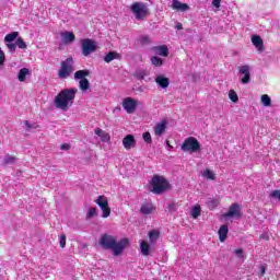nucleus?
Instances as JSON below:
<instances>
[{
    "label": "nucleus",
    "instance_id": "26",
    "mask_svg": "<svg viewBox=\"0 0 280 280\" xmlns=\"http://www.w3.org/2000/svg\"><path fill=\"white\" fill-rule=\"evenodd\" d=\"M207 207L208 209H210V211H213V209H218V207H220V199L208 200Z\"/></svg>",
    "mask_w": 280,
    "mask_h": 280
},
{
    "label": "nucleus",
    "instance_id": "13",
    "mask_svg": "<svg viewBox=\"0 0 280 280\" xmlns=\"http://www.w3.org/2000/svg\"><path fill=\"white\" fill-rule=\"evenodd\" d=\"M122 145H124L125 150H132V148H135V145H137V140H135V136L127 135L122 139Z\"/></svg>",
    "mask_w": 280,
    "mask_h": 280
},
{
    "label": "nucleus",
    "instance_id": "52",
    "mask_svg": "<svg viewBox=\"0 0 280 280\" xmlns=\"http://www.w3.org/2000/svg\"><path fill=\"white\" fill-rule=\"evenodd\" d=\"M260 240H266L268 242V240H270V236L266 233L260 235Z\"/></svg>",
    "mask_w": 280,
    "mask_h": 280
},
{
    "label": "nucleus",
    "instance_id": "46",
    "mask_svg": "<svg viewBox=\"0 0 280 280\" xmlns=\"http://www.w3.org/2000/svg\"><path fill=\"white\" fill-rule=\"evenodd\" d=\"M5 63V52L0 49V67Z\"/></svg>",
    "mask_w": 280,
    "mask_h": 280
},
{
    "label": "nucleus",
    "instance_id": "14",
    "mask_svg": "<svg viewBox=\"0 0 280 280\" xmlns=\"http://www.w3.org/2000/svg\"><path fill=\"white\" fill-rule=\"evenodd\" d=\"M154 211H156V207L150 202L143 203L140 208V213H142V215H150L151 213H154Z\"/></svg>",
    "mask_w": 280,
    "mask_h": 280
},
{
    "label": "nucleus",
    "instance_id": "31",
    "mask_svg": "<svg viewBox=\"0 0 280 280\" xmlns=\"http://www.w3.org/2000/svg\"><path fill=\"white\" fill-rule=\"evenodd\" d=\"M202 176L207 178L208 180H215V173H213L211 170L207 168Z\"/></svg>",
    "mask_w": 280,
    "mask_h": 280
},
{
    "label": "nucleus",
    "instance_id": "22",
    "mask_svg": "<svg viewBox=\"0 0 280 280\" xmlns=\"http://www.w3.org/2000/svg\"><path fill=\"white\" fill-rule=\"evenodd\" d=\"M94 202L98 205L101 209H104L108 205V199L106 198V196L101 195L94 200Z\"/></svg>",
    "mask_w": 280,
    "mask_h": 280
},
{
    "label": "nucleus",
    "instance_id": "2",
    "mask_svg": "<svg viewBox=\"0 0 280 280\" xmlns=\"http://www.w3.org/2000/svg\"><path fill=\"white\" fill-rule=\"evenodd\" d=\"M77 93L78 90L75 88L61 90L55 97L56 108H59L60 110H69V106H73Z\"/></svg>",
    "mask_w": 280,
    "mask_h": 280
},
{
    "label": "nucleus",
    "instance_id": "8",
    "mask_svg": "<svg viewBox=\"0 0 280 280\" xmlns=\"http://www.w3.org/2000/svg\"><path fill=\"white\" fill-rule=\"evenodd\" d=\"M82 55L89 57L94 51H97V43L91 38L81 39Z\"/></svg>",
    "mask_w": 280,
    "mask_h": 280
},
{
    "label": "nucleus",
    "instance_id": "5",
    "mask_svg": "<svg viewBox=\"0 0 280 280\" xmlns=\"http://www.w3.org/2000/svg\"><path fill=\"white\" fill-rule=\"evenodd\" d=\"M89 75H91V71L90 70H79L74 73V80H80L79 81V89L80 91H82L83 93H86L88 89H91V83L89 82Z\"/></svg>",
    "mask_w": 280,
    "mask_h": 280
},
{
    "label": "nucleus",
    "instance_id": "49",
    "mask_svg": "<svg viewBox=\"0 0 280 280\" xmlns=\"http://www.w3.org/2000/svg\"><path fill=\"white\" fill-rule=\"evenodd\" d=\"M61 150H71V144L69 143L61 144Z\"/></svg>",
    "mask_w": 280,
    "mask_h": 280
},
{
    "label": "nucleus",
    "instance_id": "17",
    "mask_svg": "<svg viewBox=\"0 0 280 280\" xmlns=\"http://www.w3.org/2000/svg\"><path fill=\"white\" fill-rule=\"evenodd\" d=\"M252 43L256 47V49H258V51H264V39H261V36H252Z\"/></svg>",
    "mask_w": 280,
    "mask_h": 280
},
{
    "label": "nucleus",
    "instance_id": "43",
    "mask_svg": "<svg viewBox=\"0 0 280 280\" xmlns=\"http://www.w3.org/2000/svg\"><path fill=\"white\" fill-rule=\"evenodd\" d=\"M60 247L65 248V246H67V235L61 234V238L59 241Z\"/></svg>",
    "mask_w": 280,
    "mask_h": 280
},
{
    "label": "nucleus",
    "instance_id": "25",
    "mask_svg": "<svg viewBox=\"0 0 280 280\" xmlns=\"http://www.w3.org/2000/svg\"><path fill=\"white\" fill-rule=\"evenodd\" d=\"M27 75H30V69L22 68L18 74V79L20 82H25Z\"/></svg>",
    "mask_w": 280,
    "mask_h": 280
},
{
    "label": "nucleus",
    "instance_id": "39",
    "mask_svg": "<svg viewBox=\"0 0 280 280\" xmlns=\"http://www.w3.org/2000/svg\"><path fill=\"white\" fill-rule=\"evenodd\" d=\"M24 125L26 126V130H32V129H36V128H40V126H38L37 124H31L30 121L25 120Z\"/></svg>",
    "mask_w": 280,
    "mask_h": 280
},
{
    "label": "nucleus",
    "instance_id": "41",
    "mask_svg": "<svg viewBox=\"0 0 280 280\" xmlns=\"http://www.w3.org/2000/svg\"><path fill=\"white\" fill-rule=\"evenodd\" d=\"M147 75H148V73L145 72V70H141V71L136 72V78L138 80H143Z\"/></svg>",
    "mask_w": 280,
    "mask_h": 280
},
{
    "label": "nucleus",
    "instance_id": "54",
    "mask_svg": "<svg viewBox=\"0 0 280 280\" xmlns=\"http://www.w3.org/2000/svg\"><path fill=\"white\" fill-rule=\"evenodd\" d=\"M167 147H168V148H172V145H171V143H170V142H167Z\"/></svg>",
    "mask_w": 280,
    "mask_h": 280
},
{
    "label": "nucleus",
    "instance_id": "37",
    "mask_svg": "<svg viewBox=\"0 0 280 280\" xmlns=\"http://www.w3.org/2000/svg\"><path fill=\"white\" fill-rule=\"evenodd\" d=\"M150 43H152L150 36L143 35L140 37V45H150Z\"/></svg>",
    "mask_w": 280,
    "mask_h": 280
},
{
    "label": "nucleus",
    "instance_id": "29",
    "mask_svg": "<svg viewBox=\"0 0 280 280\" xmlns=\"http://www.w3.org/2000/svg\"><path fill=\"white\" fill-rule=\"evenodd\" d=\"M200 213H202V208H200V206H195L191 210L194 220H198V218H200Z\"/></svg>",
    "mask_w": 280,
    "mask_h": 280
},
{
    "label": "nucleus",
    "instance_id": "1",
    "mask_svg": "<svg viewBox=\"0 0 280 280\" xmlns=\"http://www.w3.org/2000/svg\"><path fill=\"white\" fill-rule=\"evenodd\" d=\"M98 244L104 250H113L115 257H119L124 253V248L130 244L128 238H121L117 242V238L113 235L103 234L100 238Z\"/></svg>",
    "mask_w": 280,
    "mask_h": 280
},
{
    "label": "nucleus",
    "instance_id": "6",
    "mask_svg": "<svg viewBox=\"0 0 280 280\" xmlns=\"http://www.w3.org/2000/svg\"><path fill=\"white\" fill-rule=\"evenodd\" d=\"M71 73H73V58L69 57L61 61L60 69L58 70V78L67 80Z\"/></svg>",
    "mask_w": 280,
    "mask_h": 280
},
{
    "label": "nucleus",
    "instance_id": "48",
    "mask_svg": "<svg viewBox=\"0 0 280 280\" xmlns=\"http://www.w3.org/2000/svg\"><path fill=\"white\" fill-rule=\"evenodd\" d=\"M222 0H212V5L214 8H220V3H221Z\"/></svg>",
    "mask_w": 280,
    "mask_h": 280
},
{
    "label": "nucleus",
    "instance_id": "23",
    "mask_svg": "<svg viewBox=\"0 0 280 280\" xmlns=\"http://www.w3.org/2000/svg\"><path fill=\"white\" fill-rule=\"evenodd\" d=\"M148 236H149L150 243L154 244V242H156L161 237V232H159L158 230H151Z\"/></svg>",
    "mask_w": 280,
    "mask_h": 280
},
{
    "label": "nucleus",
    "instance_id": "24",
    "mask_svg": "<svg viewBox=\"0 0 280 280\" xmlns=\"http://www.w3.org/2000/svg\"><path fill=\"white\" fill-rule=\"evenodd\" d=\"M61 36L65 43H73L75 40V34L72 32H65Z\"/></svg>",
    "mask_w": 280,
    "mask_h": 280
},
{
    "label": "nucleus",
    "instance_id": "33",
    "mask_svg": "<svg viewBox=\"0 0 280 280\" xmlns=\"http://www.w3.org/2000/svg\"><path fill=\"white\" fill-rule=\"evenodd\" d=\"M15 45L19 47V49H27V44L25 40H23V37H19L15 42Z\"/></svg>",
    "mask_w": 280,
    "mask_h": 280
},
{
    "label": "nucleus",
    "instance_id": "10",
    "mask_svg": "<svg viewBox=\"0 0 280 280\" xmlns=\"http://www.w3.org/2000/svg\"><path fill=\"white\" fill-rule=\"evenodd\" d=\"M137 100L132 97H126L122 101V108L128 113V115H132L135 110H137Z\"/></svg>",
    "mask_w": 280,
    "mask_h": 280
},
{
    "label": "nucleus",
    "instance_id": "27",
    "mask_svg": "<svg viewBox=\"0 0 280 280\" xmlns=\"http://www.w3.org/2000/svg\"><path fill=\"white\" fill-rule=\"evenodd\" d=\"M19 38V32H12L5 35L4 40L5 43H12Z\"/></svg>",
    "mask_w": 280,
    "mask_h": 280
},
{
    "label": "nucleus",
    "instance_id": "3",
    "mask_svg": "<svg viewBox=\"0 0 280 280\" xmlns=\"http://www.w3.org/2000/svg\"><path fill=\"white\" fill-rule=\"evenodd\" d=\"M151 191L152 194H155L156 196H161V194H165V191H170L171 185L170 182L161 176V175H153L151 179Z\"/></svg>",
    "mask_w": 280,
    "mask_h": 280
},
{
    "label": "nucleus",
    "instance_id": "42",
    "mask_svg": "<svg viewBox=\"0 0 280 280\" xmlns=\"http://www.w3.org/2000/svg\"><path fill=\"white\" fill-rule=\"evenodd\" d=\"M271 198H273V200H280V190L276 189L273 191L270 192Z\"/></svg>",
    "mask_w": 280,
    "mask_h": 280
},
{
    "label": "nucleus",
    "instance_id": "20",
    "mask_svg": "<svg viewBox=\"0 0 280 280\" xmlns=\"http://www.w3.org/2000/svg\"><path fill=\"white\" fill-rule=\"evenodd\" d=\"M150 243H148V241H142L140 243V253L141 255H143V257H148V255H150Z\"/></svg>",
    "mask_w": 280,
    "mask_h": 280
},
{
    "label": "nucleus",
    "instance_id": "34",
    "mask_svg": "<svg viewBox=\"0 0 280 280\" xmlns=\"http://www.w3.org/2000/svg\"><path fill=\"white\" fill-rule=\"evenodd\" d=\"M95 215H97V208L92 207L88 210L86 220H91V218H95Z\"/></svg>",
    "mask_w": 280,
    "mask_h": 280
},
{
    "label": "nucleus",
    "instance_id": "30",
    "mask_svg": "<svg viewBox=\"0 0 280 280\" xmlns=\"http://www.w3.org/2000/svg\"><path fill=\"white\" fill-rule=\"evenodd\" d=\"M16 163V156L14 155H7L2 162L3 165H13Z\"/></svg>",
    "mask_w": 280,
    "mask_h": 280
},
{
    "label": "nucleus",
    "instance_id": "4",
    "mask_svg": "<svg viewBox=\"0 0 280 280\" xmlns=\"http://www.w3.org/2000/svg\"><path fill=\"white\" fill-rule=\"evenodd\" d=\"M130 11L136 16L137 21H144L150 16V9L148 8V4L143 2H133L130 5Z\"/></svg>",
    "mask_w": 280,
    "mask_h": 280
},
{
    "label": "nucleus",
    "instance_id": "19",
    "mask_svg": "<svg viewBox=\"0 0 280 280\" xmlns=\"http://www.w3.org/2000/svg\"><path fill=\"white\" fill-rule=\"evenodd\" d=\"M121 58V55L117 51H109L104 58V62H113V60H119Z\"/></svg>",
    "mask_w": 280,
    "mask_h": 280
},
{
    "label": "nucleus",
    "instance_id": "21",
    "mask_svg": "<svg viewBox=\"0 0 280 280\" xmlns=\"http://www.w3.org/2000/svg\"><path fill=\"white\" fill-rule=\"evenodd\" d=\"M165 128H167V124L165 121L159 122L154 127V132L158 137H161L165 132Z\"/></svg>",
    "mask_w": 280,
    "mask_h": 280
},
{
    "label": "nucleus",
    "instance_id": "16",
    "mask_svg": "<svg viewBox=\"0 0 280 280\" xmlns=\"http://www.w3.org/2000/svg\"><path fill=\"white\" fill-rule=\"evenodd\" d=\"M218 235H219V242L221 243L226 242V237H229V225L226 224L221 225L218 231Z\"/></svg>",
    "mask_w": 280,
    "mask_h": 280
},
{
    "label": "nucleus",
    "instance_id": "36",
    "mask_svg": "<svg viewBox=\"0 0 280 280\" xmlns=\"http://www.w3.org/2000/svg\"><path fill=\"white\" fill-rule=\"evenodd\" d=\"M142 139L144 143H152V135L150 133V131L144 132L142 135Z\"/></svg>",
    "mask_w": 280,
    "mask_h": 280
},
{
    "label": "nucleus",
    "instance_id": "50",
    "mask_svg": "<svg viewBox=\"0 0 280 280\" xmlns=\"http://www.w3.org/2000/svg\"><path fill=\"white\" fill-rule=\"evenodd\" d=\"M170 211H176V203L172 202L168 205Z\"/></svg>",
    "mask_w": 280,
    "mask_h": 280
},
{
    "label": "nucleus",
    "instance_id": "32",
    "mask_svg": "<svg viewBox=\"0 0 280 280\" xmlns=\"http://www.w3.org/2000/svg\"><path fill=\"white\" fill-rule=\"evenodd\" d=\"M229 97L231 102H233L234 104H237V102H240V97L237 96V93L235 92V90H230Z\"/></svg>",
    "mask_w": 280,
    "mask_h": 280
},
{
    "label": "nucleus",
    "instance_id": "9",
    "mask_svg": "<svg viewBox=\"0 0 280 280\" xmlns=\"http://www.w3.org/2000/svg\"><path fill=\"white\" fill-rule=\"evenodd\" d=\"M238 75H243L241 78L242 84H248L250 82V66L244 65L237 68Z\"/></svg>",
    "mask_w": 280,
    "mask_h": 280
},
{
    "label": "nucleus",
    "instance_id": "18",
    "mask_svg": "<svg viewBox=\"0 0 280 280\" xmlns=\"http://www.w3.org/2000/svg\"><path fill=\"white\" fill-rule=\"evenodd\" d=\"M153 51H155V54H159V56H164L165 58L170 56V48H167L166 45L155 46L153 47Z\"/></svg>",
    "mask_w": 280,
    "mask_h": 280
},
{
    "label": "nucleus",
    "instance_id": "40",
    "mask_svg": "<svg viewBox=\"0 0 280 280\" xmlns=\"http://www.w3.org/2000/svg\"><path fill=\"white\" fill-rule=\"evenodd\" d=\"M101 141H103V143H108V141H110V133L108 132H103V135L101 136Z\"/></svg>",
    "mask_w": 280,
    "mask_h": 280
},
{
    "label": "nucleus",
    "instance_id": "28",
    "mask_svg": "<svg viewBox=\"0 0 280 280\" xmlns=\"http://www.w3.org/2000/svg\"><path fill=\"white\" fill-rule=\"evenodd\" d=\"M151 65L153 67H163V59L159 56L151 57Z\"/></svg>",
    "mask_w": 280,
    "mask_h": 280
},
{
    "label": "nucleus",
    "instance_id": "15",
    "mask_svg": "<svg viewBox=\"0 0 280 280\" xmlns=\"http://www.w3.org/2000/svg\"><path fill=\"white\" fill-rule=\"evenodd\" d=\"M155 83L158 86H160V89H167L170 86V79L163 74H159L155 77Z\"/></svg>",
    "mask_w": 280,
    "mask_h": 280
},
{
    "label": "nucleus",
    "instance_id": "44",
    "mask_svg": "<svg viewBox=\"0 0 280 280\" xmlns=\"http://www.w3.org/2000/svg\"><path fill=\"white\" fill-rule=\"evenodd\" d=\"M7 47H8L9 51H11V54H14L16 51V44H14V43L7 44Z\"/></svg>",
    "mask_w": 280,
    "mask_h": 280
},
{
    "label": "nucleus",
    "instance_id": "38",
    "mask_svg": "<svg viewBox=\"0 0 280 280\" xmlns=\"http://www.w3.org/2000/svg\"><path fill=\"white\" fill-rule=\"evenodd\" d=\"M103 214L102 218H109L110 217V207L107 205L105 208H102Z\"/></svg>",
    "mask_w": 280,
    "mask_h": 280
},
{
    "label": "nucleus",
    "instance_id": "45",
    "mask_svg": "<svg viewBox=\"0 0 280 280\" xmlns=\"http://www.w3.org/2000/svg\"><path fill=\"white\" fill-rule=\"evenodd\" d=\"M236 257H240V259H244V249L243 248H238L234 250Z\"/></svg>",
    "mask_w": 280,
    "mask_h": 280
},
{
    "label": "nucleus",
    "instance_id": "12",
    "mask_svg": "<svg viewBox=\"0 0 280 280\" xmlns=\"http://www.w3.org/2000/svg\"><path fill=\"white\" fill-rule=\"evenodd\" d=\"M172 9L176 10V12H189L191 8L187 3H183L179 0H173Z\"/></svg>",
    "mask_w": 280,
    "mask_h": 280
},
{
    "label": "nucleus",
    "instance_id": "7",
    "mask_svg": "<svg viewBox=\"0 0 280 280\" xmlns=\"http://www.w3.org/2000/svg\"><path fill=\"white\" fill-rule=\"evenodd\" d=\"M200 141L195 137L186 138L182 144L183 152H189L190 154H194V152H200Z\"/></svg>",
    "mask_w": 280,
    "mask_h": 280
},
{
    "label": "nucleus",
    "instance_id": "35",
    "mask_svg": "<svg viewBox=\"0 0 280 280\" xmlns=\"http://www.w3.org/2000/svg\"><path fill=\"white\" fill-rule=\"evenodd\" d=\"M271 100H270V96L268 94H264L261 96V104H264L265 106H270L271 104Z\"/></svg>",
    "mask_w": 280,
    "mask_h": 280
},
{
    "label": "nucleus",
    "instance_id": "47",
    "mask_svg": "<svg viewBox=\"0 0 280 280\" xmlns=\"http://www.w3.org/2000/svg\"><path fill=\"white\" fill-rule=\"evenodd\" d=\"M94 132H95V135H97V137H101V136H103L104 135V130H102V128H96L95 130H94Z\"/></svg>",
    "mask_w": 280,
    "mask_h": 280
},
{
    "label": "nucleus",
    "instance_id": "53",
    "mask_svg": "<svg viewBox=\"0 0 280 280\" xmlns=\"http://www.w3.org/2000/svg\"><path fill=\"white\" fill-rule=\"evenodd\" d=\"M176 30H183V24H177Z\"/></svg>",
    "mask_w": 280,
    "mask_h": 280
},
{
    "label": "nucleus",
    "instance_id": "11",
    "mask_svg": "<svg viewBox=\"0 0 280 280\" xmlns=\"http://www.w3.org/2000/svg\"><path fill=\"white\" fill-rule=\"evenodd\" d=\"M224 218H242L240 203H232L229 208V211L224 214Z\"/></svg>",
    "mask_w": 280,
    "mask_h": 280
},
{
    "label": "nucleus",
    "instance_id": "51",
    "mask_svg": "<svg viewBox=\"0 0 280 280\" xmlns=\"http://www.w3.org/2000/svg\"><path fill=\"white\" fill-rule=\"evenodd\" d=\"M264 275H266V267L265 265L260 266V277H264Z\"/></svg>",
    "mask_w": 280,
    "mask_h": 280
}]
</instances>
